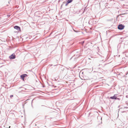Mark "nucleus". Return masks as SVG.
<instances>
[{
  "label": "nucleus",
  "mask_w": 128,
  "mask_h": 128,
  "mask_svg": "<svg viewBox=\"0 0 128 128\" xmlns=\"http://www.w3.org/2000/svg\"><path fill=\"white\" fill-rule=\"evenodd\" d=\"M124 25L121 24L119 25L118 26V28L119 29L121 30L124 29Z\"/></svg>",
  "instance_id": "f257e3e1"
},
{
  "label": "nucleus",
  "mask_w": 128,
  "mask_h": 128,
  "mask_svg": "<svg viewBox=\"0 0 128 128\" xmlns=\"http://www.w3.org/2000/svg\"><path fill=\"white\" fill-rule=\"evenodd\" d=\"M9 58L11 59H14L16 58V56L14 54H13L10 56Z\"/></svg>",
  "instance_id": "f03ea898"
},
{
  "label": "nucleus",
  "mask_w": 128,
  "mask_h": 128,
  "mask_svg": "<svg viewBox=\"0 0 128 128\" xmlns=\"http://www.w3.org/2000/svg\"><path fill=\"white\" fill-rule=\"evenodd\" d=\"M116 95H114V96H111L110 97V98L112 99H115L116 100L118 99L119 100L120 98H117L116 96H115Z\"/></svg>",
  "instance_id": "7ed1b4c3"
},
{
  "label": "nucleus",
  "mask_w": 128,
  "mask_h": 128,
  "mask_svg": "<svg viewBox=\"0 0 128 128\" xmlns=\"http://www.w3.org/2000/svg\"><path fill=\"white\" fill-rule=\"evenodd\" d=\"M27 76V75L26 74H24L21 75L20 76V77L22 78V80H24V78L26 76Z\"/></svg>",
  "instance_id": "20e7f679"
},
{
  "label": "nucleus",
  "mask_w": 128,
  "mask_h": 128,
  "mask_svg": "<svg viewBox=\"0 0 128 128\" xmlns=\"http://www.w3.org/2000/svg\"><path fill=\"white\" fill-rule=\"evenodd\" d=\"M14 28L16 29L18 31H20V27L17 26H14Z\"/></svg>",
  "instance_id": "39448f33"
},
{
  "label": "nucleus",
  "mask_w": 128,
  "mask_h": 128,
  "mask_svg": "<svg viewBox=\"0 0 128 128\" xmlns=\"http://www.w3.org/2000/svg\"><path fill=\"white\" fill-rule=\"evenodd\" d=\"M73 1V0H68L66 3V6H67L68 4L71 2Z\"/></svg>",
  "instance_id": "423d86ee"
},
{
  "label": "nucleus",
  "mask_w": 128,
  "mask_h": 128,
  "mask_svg": "<svg viewBox=\"0 0 128 128\" xmlns=\"http://www.w3.org/2000/svg\"><path fill=\"white\" fill-rule=\"evenodd\" d=\"M13 95H11L10 96V98H12V97H13Z\"/></svg>",
  "instance_id": "0eeeda50"
},
{
  "label": "nucleus",
  "mask_w": 128,
  "mask_h": 128,
  "mask_svg": "<svg viewBox=\"0 0 128 128\" xmlns=\"http://www.w3.org/2000/svg\"><path fill=\"white\" fill-rule=\"evenodd\" d=\"M10 126L9 127V128H10Z\"/></svg>",
  "instance_id": "6e6552de"
}]
</instances>
